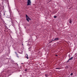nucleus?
Segmentation results:
<instances>
[{
	"label": "nucleus",
	"instance_id": "obj_7",
	"mask_svg": "<svg viewBox=\"0 0 77 77\" xmlns=\"http://www.w3.org/2000/svg\"><path fill=\"white\" fill-rule=\"evenodd\" d=\"M45 77H48L49 76L48 75V74H45Z\"/></svg>",
	"mask_w": 77,
	"mask_h": 77
},
{
	"label": "nucleus",
	"instance_id": "obj_8",
	"mask_svg": "<svg viewBox=\"0 0 77 77\" xmlns=\"http://www.w3.org/2000/svg\"><path fill=\"white\" fill-rule=\"evenodd\" d=\"M73 59V57H72L71 58H70L69 59V60H72Z\"/></svg>",
	"mask_w": 77,
	"mask_h": 77
},
{
	"label": "nucleus",
	"instance_id": "obj_16",
	"mask_svg": "<svg viewBox=\"0 0 77 77\" xmlns=\"http://www.w3.org/2000/svg\"><path fill=\"white\" fill-rule=\"evenodd\" d=\"M28 49L29 50V49H30V48H29Z\"/></svg>",
	"mask_w": 77,
	"mask_h": 77
},
{
	"label": "nucleus",
	"instance_id": "obj_17",
	"mask_svg": "<svg viewBox=\"0 0 77 77\" xmlns=\"http://www.w3.org/2000/svg\"><path fill=\"white\" fill-rule=\"evenodd\" d=\"M21 64H24V63H21Z\"/></svg>",
	"mask_w": 77,
	"mask_h": 77
},
{
	"label": "nucleus",
	"instance_id": "obj_13",
	"mask_svg": "<svg viewBox=\"0 0 77 77\" xmlns=\"http://www.w3.org/2000/svg\"><path fill=\"white\" fill-rule=\"evenodd\" d=\"M54 18H56L57 17V16H54Z\"/></svg>",
	"mask_w": 77,
	"mask_h": 77
},
{
	"label": "nucleus",
	"instance_id": "obj_14",
	"mask_svg": "<svg viewBox=\"0 0 77 77\" xmlns=\"http://www.w3.org/2000/svg\"><path fill=\"white\" fill-rule=\"evenodd\" d=\"M69 57V58H70V54H69L68 55Z\"/></svg>",
	"mask_w": 77,
	"mask_h": 77
},
{
	"label": "nucleus",
	"instance_id": "obj_4",
	"mask_svg": "<svg viewBox=\"0 0 77 77\" xmlns=\"http://www.w3.org/2000/svg\"><path fill=\"white\" fill-rule=\"evenodd\" d=\"M55 41H58V40H59V38H55Z\"/></svg>",
	"mask_w": 77,
	"mask_h": 77
},
{
	"label": "nucleus",
	"instance_id": "obj_6",
	"mask_svg": "<svg viewBox=\"0 0 77 77\" xmlns=\"http://www.w3.org/2000/svg\"><path fill=\"white\" fill-rule=\"evenodd\" d=\"M56 41V40H55V38H53L52 39V41L51 42H52V41Z\"/></svg>",
	"mask_w": 77,
	"mask_h": 77
},
{
	"label": "nucleus",
	"instance_id": "obj_9",
	"mask_svg": "<svg viewBox=\"0 0 77 77\" xmlns=\"http://www.w3.org/2000/svg\"><path fill=\"white\" fill-rule=\"evenodd\" d=\"M69 23H72V21H71V20H70L69 21Z\"/></svg>",
	"mask_w": 77,
	"mask_h": 77
},
{
	"label": "nucleus",
	"instance_id": "obj_2",
	"mask_svg": "<svg viewBox=\"0 0 77 77\" xmlns=\"http://www.w3.org/2000/svg\"><path fill=\"white\" fill-rule=\"evenodd\" d=\"M27 1L28 2H27V6H29V5H31V1H30V0H27Z\"/></svg>",
	"mask_w": 77,
	"mask_h": 77
},
{
	"label": "nucleus",
	"instance_id": "obj_5",
	"mask_svg": "<svg viewBox=\"0 0 77 77\" xmlns=\"http://www.w3.org/2000/svg\"><path fill=\"white\" fill-rule=\"evenodd\" d=\"M15 53H16L17 55V57H19V56H18V54H17V53L16 52H15Z\"/></svg>",
	"mask_w": 77,
	"mask_h": 77
},
{
	"label": "nucleus",
	"instance_id": "obj_3",
	"mask_svg": "<svg viewBox=\"0 0 77 77\" xmlns=\"http://www.w3.org/2000/svg\"><path fill=\"white\" fill-rule=\"evenodd\" d=\"M25 57L26 58H27V59H29V57H28V55L27 54H25Z\"/></svg>",
	"mask_w": 77,
	"mask_h": 77
},
{
	"label": "nucleus",
	"instance_id": "obj_12",
	"mask_svg": "<svg viewBox=\"0 0 77 77\" xmlns=\"http://www.w3.org/2000/svg\"><path fill=\"white\" fill-rule=\"evenodd\" d=\"M69 62V59L67 61L66 63H67V62Z\"/></svg>",
	"mask_w": 77,
	"mask_h": 77
},
{
	"label": "nucleus",
	"instance_id": "obj_15",
	"mask_svg": "<svg viewBox=\"0 0 77 77\" xmlns=\"http://www.w3.org/2000/svg\"><path fill=\"white\" fill-rule=\"evenodd\" d=\"M27 71V69H25V71Z\"/></svg>",
	"mask_w": 77,
	"mask_h": 77
},
{
	"label": "nucleus",
	"instance_id": "obj_18",
	"mask_svg": "<svg viewBox=\"0 0 77 77\" xmlns=\"http://www.w3.org/2000/svg\"><path fill=\"white\" fill-rule=\"evenodd\" d=\"M56 56H57V55H56Z\"/></svg>",
	"mask_w": 77,
	"mask_h": 77
},
{
	"label": "nucleus",
	"instance_id": "obj_11",
	"mask_svg": "<svg viewBox=\"0 0 77 77\" xmlns=\"http://www.w3.org/2000/svg\"><path fill=\"white\" fill-rule=\"evenodd\" d=\"M73 75V73H71L70 74V75Z\"/></svg>",
	"mask_w": 77,
	"mask_h": 77
},
{
	"label": "nucleus",
	"instance_id": "obj_10",
	"mask_svg": "<svg viewBox=\"0 0 77 77\" xmlns=\"http://www.w3.org/2000/svg\"><path fill=\"white\" fill-rule=\"evenodd\" d=\"M55 69H61V68H56Z\"/></svg>",
	"mask_w": 77,
	"mask_h": 77
},
{
	"label": "nucleus",
	"instance_id": "obj_1",
	"mask_svg": "<svg viewBox=\"0 0 77 77\" xmlns=\"http://www.w3.org/2000/svg\"><path fill=\"white\" fill-rule=\"evenodd\" d=\"M26 20L28 22H29V20H32L29 17H28V16H27V15L26 14Z\"/></svg>",
	"mask_w": 77,
	"mask_h": 77
}]
</instances>
